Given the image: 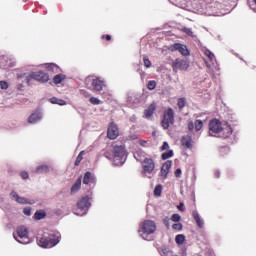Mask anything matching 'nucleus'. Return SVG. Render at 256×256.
I'll list each match as a JSON object with an SVG mask.
<instances>
[{
    "mask_svg": "<svg viewBox=\"0 0 256 256\" xmlns=\"http://www.w3.org/2000/svg\"><path fill=\"white\" fill-rule=\"evenodd\" d=\"M157 231V224L153 220H145L140 223L138 233L145 241H153L151 235Z\"/></svg>",
    "mask_w": 256,
    "mask_h": 256,
    "instance_id": "nucleus-1",
    "label": "nucleus"
},
{
    "mask_svg": "<svg viewBox=\"0 0 256 256\" xmlns=\"http://www.w3.org/2000/svg\"><path fill=\"white\" fill-rule=\"evenodd\" d=\"M59 241H61V237L57 234H44L37 239L39 247H43V249H51V247L58 245Z\"/></svg>",
    "mask_w": 256,
    "mask_h": 256,
    "instance_id": "nucleus-2",
    "label": "nucleus"
},
{
    "mask_svg": "<svg viewBox=\"0 0 256 256\" xmlns=\"http://www.w3.org/2000/svg\"><path fill=\"white\" fill-rule=\"evenodd\" d=\"M33 80L39 83H47L49 81V74L43 71L31 72L26 77V83L29 85Z\"/></svg>",
    "mask_w": 256,
    "mask_h": 256,
    "instance_id": "nucleus-3",
    "label": "nucleus"
},
{
    "mask_svg": "<svg viewBox=\"0 0 256 256\" xmlns=\"http://www.w3.org/2000/svg\"><path fill=\"white\" fill-rule=\"evenodd\" d=\"M173 123H175V112L173 111V108H168L164 111L161 125L163 129H169Z\"/></svg>",
    "mask_w": 256,
    "mask_h": 256,
    "instance_id": "nucleus-4",
    "label": "nucleus"
},
{
    "mask_svg": "<svg viewBox=\"0 0 256 256\" xmlns=\"http://www.w3.org/2000/svg\"><path fill=\"white\" fill-rule=\"evenodd\" d=\"M189 69V61L177 58L172 62V70L174 73L178 71H187Z\"/></svg>",
    "mask_w": 256,
    "mask_h": 256,
    "instance_id": "nucleus-5",
    "label": "nucleus"
},
{
    "mask_svg": "<svg viewBox=\"0 0 256 256\" xmlns=\"http://www.w3.org/2000/svg\"><path fill=\"white\" fill-rule=\"evenodd\" d=\"M223 125L218 119H213L209 123V135L211 137H217L222 131Z\"/></svg>",
    "mask_w": 256,
    "mask_h": 256,
    "instance_id": "nucleus-6",
    "label": "nucleus"
},
{
    "mask_svg": "<svg viewBox=\"0 0 256 256\" xmlns=\"http://www.w3.org/2000/svg\"><path fill=\"white\" fill-rule=\"evenodd\" d=\"M17 235L20 240L15 237V234L14 238L16 239V241H18V243H21L22 245H27V243H29V230H27V228L23 226L18 227Z\"/></svg>",
    "mask_w": 256,
    "mask_h": 256,
    "instance_id": "nucleus-7",
    "label": "nucleus"
},
{
    "mask_svg": "<svg viewBox=\"0 0 256 256\" xmlns=\"http://www.w3.org/2000/svg\"><path fill=\"white\" fill-rule=\"evenodd\" d=\"M123 159H125V147L115 146L113 161L116 165H123Z\"/></svg>",
    "mask_w": 256,
    "mask_h": 256,
    "instance_id": "nucleus-8",
    "label": "nucleus"
},
{
    "mask_svg": "<svg viewBox=\"0 0 256 256\" xmlns=\"http://www.w3.org/2000/svg\"><path fill=\"white\" fill-rule=\"evenodd\" d=\"M141 163L144 173L151 174L155 171V161L153 158H145Z\"/></svg>",
    "mask_w": 256,
    "mask_h": 256,
    "instance_id": "nucleus-9",
    "label": "nucleus"
},
{
    "mask_svg": "<svg viewBox=\"0 0 256 256\" xmlns=\"http://www.w3.org/2000/svg\"><path fill=\"white\" fill-rule=\"evenodd\" d=\"M170 49L171 51H179V53H181V55H183L184 57H189L191 55L189 48L181 43H175L170 47Z\"/></svg>",
    "mask_w": 256,
    "mask_h": 256,
    "instance_id": "nucleus-10",
    "label": "nucleus"
},
{
    "mask_svg": "<svg viewBox=\"0 0 256 256\" xmlns=\"http://www.w3.org/2000/svg\"><path fill=\"white\" fill-rule=\"evenodd\" d=\"M108 139H117L119 137V128L114 123H111L107 130Z\"/></svg>",
    "mask_w": 256,
    "mask_h": 256,
    "instance_id": "nucleus-11",
    "label": "nucleus"
},
{
    "mask_svg": "<svg viewBox=\"0 0 256 256\" xmlns=\"http://www.w3.org/2000/svg\"><path fill=\"white\" fill-rule=\"evenodd\" d=\"M97 183V178L91 172H86L83 177L84 185H95Z\"/></svg>",
    "mask_w": 256,
    "mask_h": 256,
    "instance_id": "nucleus-12",
    "label": "nucleus"
},
{
    "mask_svg": "<svg viewBox=\"0 0 256 256\" xmlns=\"http://www.w3.org/2000/svg\"><path fill=\"white\" fill-rule=\"evenodd\" d=\"M78 209L81 211H87L89 207H91V202H89L88 196L82 197L77 203Z\"/></svg>",
    "mask_w": 256,
    "mask_h": 256,
    "instance_id": "nucleus-13",
    "label": "nucleus"
},
{
    "mask_svg": "<svg viewBox=\"0 0 256 256\" xmlns=\"http://www.w3.org/2000/svg\"><path fill=\"white\" fill-rule=\"evenodd\" d=\"M91 85L93 91H101L105 87V81L101 80V78H94L92 79Z\"/></svg>",
    "mask_w": 256,
    "mask_h": 256,
    "instance_id": "nucleus-14",
    "label": "nucleus"
},
{
    "mask_svg": "<svg viewBox=\"0 0 256 256\" xmlns=\"http://www.w3.org/2000/svg\"><path fill=\"white\" fill-rule=\"evenodd\" d=\"M155 111H157V104L152 103L150 104L147 109L144 110V117L145 119H151L153 115L155 114Z\"/></svg>",
    "mask_w": 256,
    "mask_h": 256,
    "instance_id": "nucleus-15",
    "label": "nucleus"
},
{
    "mask_svg": "<svg viewBox=\"0 0 256 256\" xmlns=\"http://www.w3.org/2000/svg\"><path fill=\"white\" fill-rule=\"evenodd\" d=\"M231 135H233V128H231V126L229 125H225L224 127H222V130L218 134V136L222 137L223 139H227L231 137Z\"/></svg>",
    "mask_w": 256,
    "mask_h": 256,
    "instance_id": "nucleus-16",
    "label": "nucleus"
},
{
    "mask_svg": "<svg viewBox=\"0 0 256 256\" xmlns=\"http://www.w3.org/2000/svg\"><path fill=\"white\" fill-rule=\"evenodd\" d=\"M173 165V162L171 160L166 161L161 168V175L162 177H167L169 175V169H171V166Z\"/></svg>",
    "mask_w": 256,
    "mask_h": 256,
    "instance_id": "nucleus-17",
    "label": "nucleus"
},
{
    "mask_svg": "<svg viewBox=\"0 0 256 256\" xmlns=\"http://www.w3.org/2000/svg\"><path fill=\"white\" fill-rule=\"evenodd\" d=\"M11 195H12L13 199H15V201L17 203H20L21 205L31 204V202H29L27 200V198L20 197L19 195H17V192H15V191L11 192Z\"/></svg>",
    "mask_w": 256,
    "mask_h": 256,
    "instance_id": "nucleus-18",
    "label": "nucleus"
},
{
    "mask_svg": "<svg viewBox=\"0 0 256 256\" xmlns=\"http://www.w3.org/2000/svg\"><path fill=\"white\" fill-rule=\"evenodd\" d=\"M192 216H193V219L196 221L197 227H199V229H203V225H205V223L201 220V216L199 215V212L193 211Z\"/></svg>",
    "mask_w": 256,
    "mask_h": 256,
    "instance_id": "nucleus-19",
    "label": "nucleus"
},
{
    "mask_svg": "<svg viewBox=\"0 0 256 256\" xmlns=\"http://www.w3.org/2000/svg\"><path fill=\"white\" fill-rule=\"evenodd\" d=\"M182 145L187 149H191V147H193V138H191V136H184L182 138Z\"/></svg>",
    "mask_w": 256,
    "mask_h": 256,
    "instance_id": "nucleus-20",
    "label": "nucleus"
},
{
    "mask_svg": "<svg viewBox=\"0 0 256 256\" xmlns=\"http://www.w3.org/2000/svg\"><path fill=\"white\" fill-rule=\"evenodd\" d=\"M37 121H41V113H33L28 118V123H37Z\"/></svg>",
    "mask_w": 256,
    "mask_h": 256,
    "instance_id": "nucleus-21",
    "label": "nucleus"
},
{
    "mask_svg": "<svg viewBox=\"0 0 256 256\" xmlns=\"http://www.w3.org/2000/svg\"><path fill=\"white\" fill-rule=\"evenodd\" d=\"M45 217H47V213L44 210H38L34 214V218L37 221H41V219H45Z\"/></svg>",
    "mask_w": 256,
    "mask_h": 256,
    "instance_id": "nucleus-22",
    "label": "nucleus"
},
{
    "mask_svg": "<svg viewBox=\"0 0 256 256\" xmlns=\"http://www.w3.org/2000/svg\"><path fill=\"white\" fill-rule=\"evenodd\" d=\"M134 158L136 159V161L141 163L145 158V152H143V150L136 151V153L134 154Z\"/></svg>",
    "mask_w": 256,
    "mask_h": 256,
    "instance_id": "nucleus-23",
    "label": "nucleus"
},
{
    "mask_svg": "<svg viewBox=\"0 0 256 256\" xmlns=\"http://www.w3.org/2000/svg\"><path fill=\"white\" fill-rule=\"evenodd\" d=\"M81 189V178H78L76 182L71 187V193H77Z\"/></svg>",
    "mask_w": 256,
    "mask_h": 256,
    "instance_id": "nucleus-24",
    "label": "nucleus"
},
{
    "mask_svg": "<svg viewBox=\"0 0 256 256\" xmlns=\"http://www.w3.org/2000/svg\"><path fill=\"white\" fill-rule=\"evenodd\" d=\"M63 81H65V75L63 74H57L53 78V82L55 85H59Z\"/></svg>",
    "mask_w": 256,
    "mask_h": 256,
    "instance_id": "nucleus-25",
    "label": "nucleus"
},
{
    "mask_svg": "<svg viewBox=\"0 0 256 256\" xmlns=\"http://www.w3.org/2000/svg\"><path fill=\"white\" fill-rule=\"evenodd\" d=\"M50 102L53 104V105H67V102L63 99H58L56 97H53L50 99Z\"/></svg>",
    "mask_w": 256,
    "mask_h": 256,
    "instance_id": "nucleus-26",
    "label": "nucleus"
},
{
    "mask_svg": "<svg viewBox=\"0 0 256 256\" xmlns=\"http://www.w3.org/2000/svg\"><path fill=\"white\" fill-rule=\"evenodd\" d=\"M35 173H49V166L40 165L36 168Z\"/></svg>",
    "mask_w": 256,
    "mask_h": 256,
    "instance_id": "nucleus-27",
    "label": "nucleus"
},
{
    "mask_svg": "<svg viewBox=\"0 0 256 256\" xmlns=\"http://www.w3.org/2000/svg\"><path fill=\"white\" fill-rule=\"evenodd\" d=\"M83 155H85V151H81L77 158H76V161L74 163L75 167H79L80 163L83 161Z\"/></svg>",
    "mask_w": 256,
    "mask_h": 256,
    "instance_id": "nucleus-28",
    "label": "nucleus"
},
{
    "mask_svg": "<svg viewBox=\"0 0 256 256\" xmlns=\"http://www.w3.org/2000/svg\"><path fill=\"white\" fill-rule=\"evenodd\" d=\"M204 55L209 59L210 63H213L215 61V54L211 52L210 50H205Z\"/></svg>",
    "mask_w": 256,
    "mask_h": 256,
    "instance_id": "nucleus-29",
    "label": "nucleus"
},
{
    "mask_svg": "<svg viewBox=\"0 0 256 256\" xmlns=\"http://www.w3.org/2000/svg\"><path fill=\"white\" fill-rule=\"evenodd\" d=\"M171 157H173V150H169L168 152H164L161 155V159H163V161H167V159H171Z\"/></svg>",
    "mask_w": 256,
    "mask_h": 256,
    "instance_id": "nucleus-30",
    "label": "nucleus"
},
{
    "mask_svg": "<svg viewBox=\"0 0 256 256\" xmlns=\"http://www.w3.org/2000/svg\"><path fill=\"white\" fill-rule=\"evenodd\" d=\"M175 241H176L177 245H183V243H185V235L178 234L175 238Z\"/></svg>",
    "mask_w": 256,
    "mask_h": 256,
    "instance_id": "nucleus-31",
    "label": "nucleus"
},
{
    "mask_svg": "<svg viewBox=\"0 0 256 256\" xmlns=\"http://www.w3.org/2000/svg\"><path fill=\"white\" fill-rule=\"evenodd\" d=\"M194 126L195 131H201L203 129V120H196Z\"/></svg>",
    "mask_w": 256,
    "mask_h": 256,
    "instance_id": "nucleus-32",
    "label": "nucleus"
},
{
    "mask_svg": "<svg viewBox=\"0 0 256 256\" xmlns=\"http://www.w3.org/2000/svg\"><path fill=\"white\" fill-rule=\"evenodd\" d=\"M186 104H187V100L185 98L178 99L177 105L179 109H183Z\"/></svg>",
    "mask_w": 256,
    "mask_h": 256,
    "instance_id": "nucleus-33",
    "label": "nucleus"
},
{
    "mask_svg": "<svg viewBox=\"0 0 256 256\" xmlns=\"http://www.w3.org/2000/svg\"><path fill=\"white\" fill-rule=\"evenodd\" d=\"M147 87L150 91H153V89L157 87V82H155V80H151L148 82Z\"/></svg>",
    "mask_w": 256,
    "mask_h": 256,
    "instance_id": "nucleus-34",
    "label": "nucleus"
},
{
    "mask_svg": "<svg viewBox=\"0 0 256 256\" xmlns=\"http://www.w3.org/2000/svg\"><path fill=\"white\" fill-rule=\"evenodd\" d=\"M162 189L163 187H161V185H157L154 189V195H156V197H161Z\"/></svg>",
    "mask_w": 256,
    "mask_h": 256,
    "instance_id": "nucleus-35",
    "label": "nucleus"
},
{
    "mask_svg": "<svg viewBox=\"0 0 256 256\" xmlns=\"http://www.w3.org/2000/svg\"><path fill=\"white\" fill-rule=\"evenodd\" d=\"M47 69H48V71H57V69H59V67L54 63H50V64H47Z\"/></svg>",
    "mask_w": 256,
    "mask_h": 256,
    "instance_id": "nucleus-36",
    "label": "nucleus"
},
{
    "mask_svg": "<svg viewBox=\"0 0 256 256\" xmlns=\"http://www.w3.org/2000/svg\"><path fill=\"white\" fill-rule=\"evenodd\" d=\"M172 229L174 231H181L183 229V224L181 223H175L172 225Z\"/></svg>",
    "mask_w": 256,
    "mask_h": 256,
    "instance_id": "nucleus-37",
    "label": "nucleus"
},
{
    "mask_svg": "<svg viewBox=\"0 0 256 256\" xmlns=\"http://www.w3.org/2000/svg\"><path fill=\"white\" fill-rule=\"evenodd\" d=\"M90 103H91L92 105H101V101H100L99 98H97V97H91V98H90Z\"/></svg>",
    "mask_w": 256,
    "mask_h": 256,
    "instance_id": "nucleus-38",
    "label": "nucleus"
},
{
    "mask_svg": "<svg viewBox=\"0 0 256 256\" xmlns=\"http://www.w3.org/2000/svg\"><path fill=\"white\" fill-rule=\"evenodd\" d=\"M171 221H173L174 223H179V221H181V215L173 214L171 217Z\"/></svg>",
    "mask_w": 256,
    "mask_h": 256,
    "instance_id": "nucleus-39",
    "label": "nucleus"
},
{
    "mask_svg": "<svg viewBox=\"0 0 256 256\" xmlns=\"http://www.w3.org/2000/svg\"><path fill=\"white\" fill-rule=\"evenodd\" d=\"M80 95L85 97V99H89L91 97V94L86 90H80Z\"/></svg>",
    "mask_w": 256,
    "mask_h": 256,
    "instance_id": "nucleus-40",
    "label": "nucleus"
},
{
    "mask_svg": "<svg viewBox=\"0 0 256 256\" xmlns=\"http://www.w3.org/2000/svg\"><path fill=\"white\" fill-rule=\"evenodd\" d=\"M249 7L256 11V0H248Z\"/></svg>",
    "mask_w": 256,
    "mask_h": 256,
    "instance_id": "nucleus-41",
    "label": "nucleus"
},
{
    "mask_svg": "<svg viewBox=\"0 0 256 256\" xmlns=\"http://www.w3.org/2000/svg\"><path fill=\"white\" fill-rule=\"evenodd\" d=\"M0 87L1 89H9V83L7 81H0Z\"/></svg>",
    "mask_w": 256,
    "mask_h": 256,
    "instance_id": "nucleus-42",
    "label": "nucleus"
},
{
    "mask_svg": "<svg viewBox=\"0 0 256 256\" xmlns=\"http://www.w3.org/2000/svg\"><path fill=\"white\" fill-rule=\"evenodd\" d=\"M20 177H22V179H29V172L27 171H22L20 173Z\"/></svg>",
    "mask_w": 256,
    "mask_h": 256,
    "instance_id": "nucleus-43",
    "label": "nucleus"
},
{
    "mask_svg": "<svg viewBox=\"0 0 256 256\" xmlns=\"http://www.w3.org/2000/svg\"><path fill=\"white\" fill-rule=\"evenodd\" d=\"M182 31L183 33H186V35H193V31H191L190 28L185 27L182 29Z\"/></svg>",
    "mask_w": 256,
    "mask_h": 256,
    "instance_id": "nucleus-44",
    "label": "nucleus"
},
{
    "mask_svg": "<svg viewBox=\"0 0 256 256\" xmlns=\"http://www.w3.org/2000/svg\"><path fill=\"white\" fill-rule=\"evenodd\" d=\"M143 61H144L145 67L147 68L151 67V60H149V58H144Z\"/></svg>",
    "mask_w": 256,
    "mask_h": 256,
    "instance_id": "nucleus-45",
    "label": "nucleus"
},
{
    "mask_svg": "<svg viewBox=\"0 0 256 256\" xmlns=\"http://www.w3.org/2000/svg\"><path fill=\"white\" fill-rule=\"evenodd\" d=\"M167 149H169V143L164 142L161 146V151H167Z\"/></svg>",
    "mask_w": 256,
    "mask_h": 256,
    "instance_id": "nucleus-46",
    "label": "nucleus"
},
{
    "mask_svg": "<svg viewBox=\"0 0 256 256\" xmlns=\"http://www.w3.org/2000/svg\"><path fill=\"white\" fill-rule=\"evenodd\" d=\"M23 213L24 215H28V216L31 215V208L29 207L24 208Z\"/></svg>",
    "mask_w": 256,
    "mask_h": 256,
    "instance_id": "nucleus-47",
    "label": "nucleus"
},
{
    "mask_svg": "<svg viewBox=\"0 0 256 256\" xmlns=\"http://www.w3.org/2000/svg\"><path fill=\"white\" fill-rule=\"evenodd\" d=\"M181 173H182V171H181V168H178V169H176V171L174 172V175H175V177H181Z\"/></svg>",
    "mask_w": 256,
    "mask_h": 256,
    "instance_id": "nucleus-48",
    "label": "nucleus"
},
{
    "mask_svg": "<svg viewBox=\"0 0 256 256\" xmlns=\"http://www.w3.org/2000/svg\"><path fill=\"white\" fill-rule=\"evenodd\" d=\"M101 39L106 40V41H111V35L107 34V35H102Z\"/></svg>",
    "mask_w": 256,
    "mask_h": 256,
    "instance_id": "nucleus-49",
    "label": "nucleus"
},
{
    "mask_svg": "<svg viewBox=\"0 0 256 256\" xmlns=\"http://www.w3.org/2000/svg\"><path fill=\"white\" fill-rule=\"evenodd\" d=\"M188 129H189V131H193V129H195V124L193 122H190L188 124Z\"/></svg>",
    "mask_w": 256,
    "mask_h": 256,
    "instance_id": "nucleus-50",
    "label": "nucleus"
},
{
    "mask_svg": "<svg viewBox=\"0 0 256 256\" xmlns=\"http://www.w3.org/2000/svg\"><path fill=\"white\" fill-rule=\"evenodd\" d=\"M184 207H185L184 204L180 203L179 206H178L179 211H185Z\"/></svg>",
    "mask_w": 256,
    "mask_h": 256,
    "instance_id": "nucleus-51",
    "label": "nucleus"
},
{
    "mask_svg": "<svg viewBox=\"0 0 256 256\" xmlns=\"http://www.w3.org/2000/svg\"><path fill=\"white\" fill-rule=\"evenodd\" d=\"M164 225H166V227L169 229V219L164 220Z\"/></svg>",
    "mask_w": 256,
    "mask_h": 256,
    "instance_id": "nucleus-52",
    "label": "nucleus"
},
{
    "mask_svg": "<svg viewBox=\"0 0 256 256\" xmlns=\"http://www.w3.org/2000/svg\"><path fill=\"white\" fill-rule=\"evenodd\" d=\"M251 69H255V65H252V66H251Z\"/></svg>",
    "mask_w": 256,
    "mask_h": 256,
    "instance_id": "nucleus-53",
    "label": "nucleus"
},
{
    "mask_svg": "<svg viewBox=\"0 0 256 256\" xmlns=\"http://www.w3.org/2000/svg\"><path fill=\"white\" fill-rule=\"evenodd\" d=\"M216 176L219 177V172H216Z\"/></svg>",
    "mask_w": 256,
    "mask_h": 256,
    "instance_id": "nucleus-54",
    "label": "nucleus"
},
{
    "mask_svg": "<svg viewBox=\"0 0 256 256\" xmlns=\"http://www.w3.org/2000/svg\"><path fill=\"white\" fill-rule=\"evenodd\" d=\"M105 157H107L109 159V156L107 154H105Z\"/></svg>",
    "mask_w": 256,
    "mask_h": 256,
    "instance_id": "nucleus-55",
    "label": "nucleus"
}]
</instances>
